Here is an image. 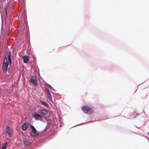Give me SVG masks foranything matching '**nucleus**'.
Wrapping results in <instances>:
<instances>
[{
	"mask_svg": "<svg viewBox=\"0 0 149 149\" xmlns=\"http://www.w3.org/2000/svg\"><path fill=\"white\" fill-rule=\"evenodd\" d=\"M8 65V63H3V70L6 72L7 71V68Z\"/></svg>",
	"mask_w": 149,
	"mask_h": 149,
	"instance_id": "nucleus-9",
	"label": "nucleus"
},
{
	"mask_svg": "<svg viewBox=\"0 0 149 149\" xmlns=\"http://www.w3.org/2000/svg\"><path fill=\"white\" fill-rule=\"evenodd\" d=\"M40 112L44 115H46L47 114V111L44 109H42L40 110Z\"/></svg>",
	"mask_w": 149,
	"mask_h": 149,
	"instance_id": "nucleus-12",
	"label": "nucleus"
},
{
	"mask_svg": "<svg viewBox=\"0 0 149 149\" xmlns=\"http://www.w3.org/2000/svg\"><path fill=\"white\" fill-rule=\"evenodd\" d=\"M144 93H142V97H145L147 95V94L146 93L144 95L143 94Z\"/></svg>",
	"mask_w": 149,
	"mask_h": 149,
	"instance_id": "nucleus-17",
	"label": "nucleus"
},
{
	"mask_svg": "<svg viewBox=\"0 0 149 149\" xmlns=\"http://www.w3.org/2000/svg\"><path fill=\"white\" fill-rule=\"evenodd\" d=\"M7 142L4 145H3L2 148L0 149H6V148L7 147Z\"/></svg>",
	"mask_w": 149,
	"mask_h": 149,
	"instance_id": "nucleus-14",
	"label": "nucleus"
},
{
	"mask_svg": "<svg viewBox=\"0 0 149 149\" xmlns=\"http://www.w3.org/2000/svg\"><path fill=\"white\" fill-rule=\"evenodd\" d=\"M3 63H8L6 57H4Z\"/></svg>",
	"mask_w": 149,
	"mask_h": 149,
	"instance_id": "nucleus-16",
	"label": "nucleus"
},
{
	"mask_svg": "<svg viewBox=\"0 0 149 149\" xmlns=\"http://www.w3.org/2000/svg\"><path fill=\"white\" fill-rule=\"evenodd\" d=\"M40 102L43 105L46 107L47 108H49V107L48 104L45 102H43L42 100H40Z\"/></svg>",
	"mask_w": 149,
	"mask_h": 149,
	"instance_id": "nucleus-11",
	"label": "nucleus"
},
{
	"mask_svg": "<svg viewBox=\"0 0 149 149\" xmlns=\"http://www.w3.org/2000/svg\"><path fill=\"white\" fill-rule=\"evenodd\" d=\"M29 124L28 123H25L22 125V129L23 130H26L27 127H28Z\"/></svg>",
	"mask_w": 149,
	"mask_h": 149,
	"instance_id": "nucleus-6",
	"label": "nucleus"
},
{
	"mask_svg": "<svg viewBox=\"0 0 149 149\" xmlns=\"http://www.w3.org/2000/svg\"><path fill=\"white\" fill-rule=\"evenodd\" d=\"M47 86L49 88H52V86H51V85L48 84H47Z\"/></svg>",
	"mask_w": 149,
	"mask_h": 149,
	"instance_id": "nucleus-18",
	"label": "nucleus"
},
{
	"mask_svg": "<svg viewBox=\"0 0 149 149\" xmlns=\"http://www.w3.org/2000/svg\"><path fill=\"white\" fill-rule=\"evenodd\" d=\"M47 97L49 98V100L51 101H52V99L51 95L49 92V90L48 89L47 90Z\"/></svg>",
	"mask_w": 149,
	"mask_h": 149,
	"instance_id": "nucleus-10",
	"label": "nucleus"
},
{
	"mask_svg": "<svg viewBox=\"0 0 149 149\" xmlns=\"http://www.w3.org/2000/svg\"><path fill=\"white\" fill-rule=\"evenodd\" d=\"M30 135L32 137H36L38 136V133L37 132V130L32 131L30 133Z\"/></svg>",
	"mask_w": 149,
	"mask_h": 149,
	"instance_id": "nucleus-7",
	"label": "nucleus"
},
{
	"mask_svg": "<svg viewBox=\"0 0 149 149\" xmlns=\"http://www.w3.org/2000/svg\"><path fill=\"white\" fill-rule=\"evenodd\" d=\"M7 56L8 58V61L9 62V64H11L12 63V61L11 60V58L12 57V55L11 54V53L10 52H9L7 54Z\"/></svg>",
	"mask_w": 149,
	"mask_h": 149,
	"instance_id": "nucleus-5",
	"label": "nucleus"
},
{
	"mask_svg": "<svg viewBox=\"0 0 149 149\" xmlns=\"http://www.w3.org/2000/svg\"><path fill=\"white\" fill-rule=\"evenodd\" d=\"M81 109L85 113H91L93 111L91 108L87 106L82 107Z\"/></svg>",
	"mask_w": 149,
	"mask_h": 149,
	"instance_id": "nucleus-1",
	"label": "nucleus"
},
{
	"mask_svg": "<svg viewBox=\"0 0 149 149\" xmlns=\"http://www.w3.org/2000/svg\"><path fill=\"white\" fill-rule=\"evenodd\" d=\"M29 82L30 84H33L35 86H37L38 84L36 78L33 75L31 77Z\"/></svg>",
	"mask_w": 149,
	"mask_h": 149,
	"instance_id": "nucleus-2",
	"label": "nucleus"
},
{
	"mask_svg": "<svg viewBox=\"0 0 149 149\" xmlns=\"http://www.w3.org/2000/svg\"><path fill=\"white\" fill-rule=\"evenodd\" d=\"M5 13H7V10H6V8H5Z\"/></svg>",
	"mask_w": 149,
	"mask_h": 149,
	"instance_id": "nucleus-19",
	"label": "nucleus"
},
{
	"mask_svg": "<svg viewBox=\"0 0 149 149\" xmlns=\"http://www.w3.org/2000/svg\"><path fill=\"white\" fill-rule=\"evenodd\" d=\"M22 58L24 63H27L29 61V57L28 56H23Z\"/></svg>",
	"mask_w": 149,
	"mask_h": 149,
	"instance_id": "nucleus-8",
	"label": "nucleus"
},
{
	"mask_svg": "<svg viewBox=\"0 0 149 149\" xmlns=\"http://www.w3.org/2000/svg\"><path fill=\"white\" fill-rule=\"evenodd\" d=\"M24 143L26 146H29L31 145V142L27 141H24Z\"/></svg>",
	"mask_w": 149,
	"mask_h": 149,
	"instance_id": "nucleus-13",
	"label": "nucleus"
},
{
	"mask_svg": "<svg viewBox=\"0 0 149 149\" xmlns=\"http://www.w3.org/2000/svg\"><path fill=\"white\" fill-rule=\"evenodd\" d=\"M6 132L8 134V135L10 137H11L13 136V131L9 127L7 126L6 130Z\"/></svg>",
	"mask_w": 149,
	"mask_h": 149,
	"instance_id": "nucleus-4",
	"label": "nucleus"
},
{
	"mask_svg": "<svg viewBox=\"0 0 149 149\" xmlns=\"http://www.w3.org/2000/svg\"><path fill=\"white\" fill-rule=\"evenodd\" d=\"M32 116L37 120H42V116L41 115L36 112H34L32 114Z\"/></svg>",
	"mask_w": 149,
	"mask_h": 149,
	"instance_id": "nucleus-3",
	"label": "nucleus"
},
{
	"mask_svg": "<svg viewBox=\"0 0 149 149\" xmlns=\"http://www.w3.org/2000/svg\"><path fill=\"white\" fill-rule=\"evenodd\" d=\"M30 127L31 129L32 130V131H35V130H36V128L35 127L32 125H31L30 126Z\"/></svg>",
	"mask_w": 149,
	"mask_h": 149,
	"instance_id": "nucleus-15",
	"label": "nucleus"
}]
</instances>
